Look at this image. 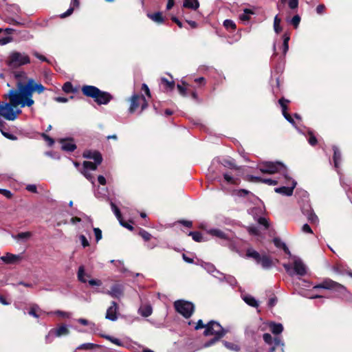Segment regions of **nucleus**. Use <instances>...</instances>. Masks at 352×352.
I'll use <instances>...</instances> for the list:
<instances>
[{
    "instance_id": "nucleus-45",
    "label": "nucleus",
    "mask_w": 352,
    "mask_h": 352,
    "mask_svg": "<svg viewBox=\"0 0 352 352\" xmlns=\"http://www.w3.org/2000/svg\"><path fill=\"white\" fill-rule=\"evenodd\" d=\"M300 208L304 215H306L314 210L308 201L303 202V204L300 205Z\"/></svg>"
},
{
    "instance_id": "nucleus-1",
    "label": "nucleus",
    "mask_w": 352,
    "mask_h": 352,
    "mask_svg": "<svg viewBox=\"0 0 352 352\" xmlns=\"http://www.w3.org/2000/svg\"><path fill=\"white\" fill-rule=\"evenodd\" d=\"M32 82H34V79L30 78L26 84L19 82L16 90H10L8 96L14 106L19 105L21 103V100L24 98L32 96L31 89V83Z\"/></svg>"
},
{
    "instance_id": "nucleus-4",
    "label": "nucleus",
    "mask_w": 352,
    "mask_h": 352,
    "mask_svg": "<svg viewBox=\"0 0 352 352\" xmlns=\"http://www.w3.org/2000/svg\"><path fill=\"white\" fill-rule=\"evenodd\" d=\"M287 166L281 162H263L258 167L259 170L262 173L274 174L285 173Z\"/></svg>"
},
{
    "instance_id": "nucleus-3",
    "label": "nucleus",
    "mask_w": 352,
    "mask_h": 352,
    "mask_svg": "<svg viewBox=\"0 0 352 352\" xmlns=\"http://www.w3.org/2000/svg\"><path fill=\"white\" fill-rule=\"evenodd\" d=\"M283 266L287 274L292 277L296 275L303 276L307 273V267L302 260L298 256L293 257L292 263H283Z\"/></svg>"
},
{
    "instance_id": "nucleus-32",
    "label": "nucleus",
    "mask_w": 352,
    "mask_h": 352,
    "mask_svg": "<svg viewBox=\"0 0 352 352\" xmlns=\"http://www.w3.org/2000/svg\"><path fill=\"white\" fill-rule=\"evenodd\" d=\"M290 40V34L285 32L283 35V54L285 55L289 50V41Z\"/></svg>"
},
{
    "instance_id": "nucleus-43",
    "label": "nucleus",
    "mask_w": 352,
    "mask_h": 352,
    "mask_svg": "<svg viewBox=\"0 0 352 352\" xmlns=\"http://www.w3.org/2000/svg\"><path fill=\"white\" fill-rule=\"evenodd\" d=\"M254 14V12L248 8L243 10V13L239 14V19L242 21H248L250 19V15Z\"/></svg>"
},
{
    "instance_id": "nucleus-55",
    "label": "nucleus",
    "mask_w": 352,
    "mask_h": 352,
    "mask_svg": "<svg viewBox=\"0 0 352 352\" xmlns=\"http://www.w3.org/2000/svg\"><path fill=\"white\" fill-rule=\"evenodd\" d=\"M305 216L307 217L308 221L311 223H317L318 222V218L314 213V210Z\"/></svg>"
},
{
    "instance_id": "nucleus-58",
    "label": "nucleus",
    "mask_w": 352,
    "mask_h": 352,
    "mask_svg": "<svg viewBox=\"0 0 352 352\" xmlns=\"http://www.w3.org/2000/svg\"><path fill=\"white\" fill-rule=\"evenodd\" d=\"M263 338L265 343L272 345V346H274V338L273 339L272 336L270 333H264Z\"/></svg>"
},
{
    "instance_id": "nucleus-12",
    "label": "nucleus",
    "mask_w": 352,
    "mask_h": 352,
    "mask_svg": "<svg viewBox=\"0 0 352 352\" xmlns=\"http://www.w3.org/2000/svg\"><path fill=\"white\" fill-rule=\"evenodd\" d=\"M113 99L112 95L104 91L100 90V93L97 94L94 101L99 105H106Z\"/></svg>"
},
{
    "instance_id": "nucleus-63",
    "label": "nucleus",
    "mask_w": 352,
    "mask_h": 352,
    "mask_svg": "<svg viewBox=\"0 0 352 352\" xmlns=\"http://www.w3.org/2000/svg\"><path fill=\"white\" fill-rule=\"evenodd\" d=\"M274 245L278 248H282L283 249L285 246H287V245L281 241L279 238H274Z\"/></svg>"
},
{
    "instance_id": "nucleus-54",
    "label": "nucleus",
    "mask_w": 352,
    "mask_h": 352,
    "mask_svg": "<svg viewBox=\"0 0 352 352\" xmlns=\"http://www.w3.org/2000/svg\"><path fill=\"white\" fill-rule=\"evenodd\" d=\"M259 226H263L264 230H267L270 227V223L265 217H261L257 219Z\"/></svg>"
},
{
    "instance_id": "nucleus-48",
    "label": "nucleus",
    "mask_w": 352,
    "mask_h": 352,
    "mask_svg": "<svg viewBox=\"0 0 352 352\" xmlns=\"http://www.w3.org/2000/svg\"><path fill=\"white\" fill-rule=\"evenodd\" d=\"M110 206H111V210H112L113 212L114 213L115 216L116 217L118 221L120 220L122 217V214H121L120 209L111 201H110Z\"/></svg>"
},
{
    "instance_id": "nucleus-17",
    "label": "nucleus",
    "mask_w": 352,
    "mask_h": 352,
    "mask_svg": "<svg viewBox=\"0 0 352 352\" xmlns=\"http://www.w3.org/2000/svg\"><path fill=\"white\" fill-rule=\"evenodd\" d=\"M297 182H293L292 186H281L274 188V191L284 196H292L294 192V189L296 188Z\"/></svg>"
},
{
    "instance_id": "nucleus-59",
    "label": "nucleus",
    "mask_w": 352,
    "mask_h": 352,
    "mask_svg": "<svg viewBox=\"0 0 352 352\" xmlns=\"http://www.w3.org/2000/svg\"><path fill=\"white\" fill-rule=\"evenodd\" d=\"M227 274H225L220 271L217 270L216 274H213V277L217 278L220 283H224L226 281Z\"/></svg>"
},
{
    "instance_id": "nucleus-8",
    "label": "nucleus",
    "mask_w": 352,
    "mask_h": 352,
    "mask_svg": "<svg viewBox=\"0 0 352 352\" xmlns=\"http://www.w3.org/2000/svg\"><path fill=\"white\" fill-rule=\"evenodd\" d=\"M174 306L176 311L186 318H190L195 310L193 303L184 300L175 301Z\"/></svg>"
},
{
    "instance_id": "nucleus-41",
    "label": "nucleus",
    "mask_w": 352,
    "mask_h": 352,
    "mask_svg": "<svg viewBox=\"0 0 352 352\" xmlns=\"http://www.w3.org/2000/svg\"><path fill=\"white\" fill-rule=\"evenodd\" d=\"M100 164H97L96 162H91L89 161H85L83 162V170H96L98 165Z\"/></svg>"
},
{
    "instance_id": "nucleus-18",
    "label": "nucleus",
    "mask_w": 352,
    "mask_h": 352,
    "mask_svg": "<svg viewBox=\"0 0 352 352\" xmlns=\"http://www.w3.org/2000/svg\"><path fill=\"white\" fill-rule=\"evenodd\" d=\"M333 160L334 164V168H336V170L337 171L338 174H340V164L342 162V154L338 148V146H333Z\"/></svg>"
},
{
    "instance_id": "nucleus-15",
    "label": "nucleus",
    "mask_w": 352,
    "mask_h": 352,
    "mask_svg": "<svg viewBox=\"0 0 352 352\" xmlns=\"http://www.w3.org/2000/svg\"><path fill=\"white\" fill-rule=\"evenodd\" d=\"M289 100L285 99L284 98H281L278 100V103L281 107L282 109V113L283 117L285 118L287 121H288L289 123H291L293 126H295V122L292 117L287 112V103H289Z\"/></svg>"
},
{
    "instance_id": "nucleus-56",
    "label": "nucleus",
    "mask_w": 352,
    "mask_h": 352,
    "mask_svg": "<svg viewBox=\"0 0 352 352\" xmlns=\"http://www.w3.org/2000/svg\"><path fill=\"white\" fill-rule=\"evenodd\" d=\"M32 96H28L22 99L21 103L20 104L21 107L25 106L31 107L34 104V100L32 99Z\"/></svg>"
},
{
    "instance_id": "nucleus-53",
    "label": "nucleus",
    "mask_w": 352,
    "mask_h": 352,
    "mask_svg": "<svg viewBox=\"0 0 352 352\" xmlns=\"http://www.w3.org/2000/svg\"><path fill=\"white\" fill-rule=\"evenodd\" d=\"M223 177L228 184H236L238 183V179L232 177L228 173L223 174Z\"/></svg>"
},
{
    "instance_id": "nucleus-11",
    "label": "nucleus",
    "mask_w": 352,
    "mask_h": 352,
    "mask_svg": "<svg viewBox=\"0 0 352 352\" xmlns=\"http://www.w3.org/2000/svg\"><path fill=\"white\" fill-rule=\"evenodd\" d=\"M12 106L14 105L11 101L10 103L0 101V116L8 120H14L15 116L14 113H11Z\"/></svg>"
},
{
    "instance_id": "nucleus-9",
    "label": "nucleus",
    "mask_w": 352,
    "mask_h": 352,
    "mask_svg": "<svg viewBox=\"0 0 352 352\" xmlns=\"http://www.w3.org/2000/svg\"><path fill=\"white\" fill-rule=\"evenodd\" d=\"M69 334V331L65 324H63L58 328H54L50 330L45 336V340L46 343H51L55 338H60L67 336Z\"/></svg>"
},
{
    "instance_id": "nucleus-29",
    "label": "nucleus",
    "mask_w": 352,
    "mask_h": 352,
    "mask_svg": "<svg viewBox=\"0 0 352 352\" xmlns=\"http://www.w3.org/2000/svg\"><path fill=\"white\" fill-rule=\"evenodd\" d=\"M270 329L274 335H279L283 331V326L280 323L271 322L269 324Z\"/></svg>"
},
{
    "instance_id": "nucleus-39",
    "label": "nucleus",
    "mask_w": 352,
    "mask_h": 352,
    "mask_svg": "<svg viewBox=\"0 0 352 352\" xmlns=\"http://www.w3.org/2000/svg\"><path fill=\"white\" fill-rule=\"evenodd\" d=\"M223 345L225 346V347H226L228 349H229L230 351L239 352L241 350L240 346L237 344H235L233 342H230L225 341V340L223 341Z\"/></svg>"
},
{
    "instance_id": "nucleus-33",
    "label": "nucleus",
    "mask_w": 352,
    "mask_h": 352,
    "mask_svg": "<svg viewBox=\"0 0 352 352\" xmlns=\"http://www.w3.org/2000/svg\"><path fill=\"white\" fill-rule=\"evenodd\" d=\"M201 266L212 276L216 274L217 271L218 270L216 269L215 266L210 263L202 262Z\"/></svg>"
},
{
    "instance_id": "nucleus-52",
    "label": "nucleus",
    "mask_w": 352,
    "mask_h": 352,
    "mask_svg": "<svg viewBox=\"0 0 352 352\" xmlns=\"http://www.w3.org/2000/svg\"><path fill=\"white\" fill-rule=\"evenodd\" d=\"M188 235L191 236L192 239L196 242L203 241V236L199 232H190Z\"/></svg>"
},
{
    "instance_id": "nucleus-35",
    "label": "nucleus",
    "mask_w": 352,
    "mask_h": 352,
    "mask_svg": "<svg viewBox=\"0 0 352 352\" xmlns=\"http://www.w3.org/2000/svg\"><path fill=\"white\" fill-rule=\"evenodd\" d=\"M246 254L248 257L253 258L256 262V263H258L262 256L257 251L252 248L248 249Z\"/></svg>"
},
{
    "instance_id": "nucleus-2",
    "label": "nucleus",
    "mask_w": 352,
    "mask_h": 352,
    "mask_svg": "<svg viewBox=\"0 0 352 352\" xmlns=\"http://www.w3.org/2000/svg\"><path fill=\"white\" fill-rule=\"evenodd\" d=\"M30 62V57L26 52L16 50L10 52L5 60L6 65L12 69L28 65Z\"/></svg>"
},
{
    "instance_id": "nucleus-49",
    "label": "nucleus",
    "mask_w": 352,
    "mask_h": 352,
    "mask_svg": "<svg viewBox=\"0 0 352 352\" xmlns=\"http://www.w3.org/2000/svg\"><path fill=\"white\" fill-rule=\"evenodd\" d=\"M63 91L67 94L69 93H74L76 91V89H74L73 85L70 82H66L63 85Z\"/></svg>"
},
{
    "instance_id": "nucleus-5",
    "label": "nucleus",
    "mask_w": 352,
    "mask_h": 352,
    "mask_svg": "<svg viewBox=\"0 0 352 352\" xmlns=\"http://www.w3.org/2000/svg\"><path fill=\"white\" fill-rule=\"evenodd\" d=\"M208 233L214 237L222 240L221 243L222 245L228 246L232 250H235L234 241L230 232H224L218 228H212L208 230Z\"/></svg>"
},
{
    "instance_id": "nucleus-47",
    "label": "nucleus",
    "mask_w": 352,
    "mask_h": 352,
    "mask_svg": "<svg viewBox=\"0 0 352 352\" xmlns=\"http://www.w3.org/2000/svg\"><path fill=\"white\" fill-rule=\"evenodd\" d=\"M3 121H0V130H1V132L2 135L5 138H8V139H9L10 140H17L16 136H15L14 135L10 133L9 132L4 131L3 130Z\"/></svg>"
},
{
    "instance_id": "nucleus-36",
    "label": "nucleus",
    "mask_w": 352,
    "mask_h": 352,
    "mask_svg": "<svg viewBox=\"0 0 352 352\" xmlns=\"http://www.w3.org/2000/svg\"><path fill=\"white\" fill-rule=\"evenodd\" d=\"M76 321L81 324L82 325L89 326V329L91 332L96 331V324L94 322H90L85 318H78Z\"/></svg>"
},
{
    "instance_id": "nucleus-23",
    "label": "nucleus",
    "mask_w": 352,
    "mask_h": 352,
    "mask_svg": "<svg viewBox=\"0 0 352 352\" xmlns=\"http://www.w3.org/2000/svg\"><path fill=\"white\" fill-rule=\"evenodd\" d=\"M62 150L67 152H72L76 149V145L73 142L72 140L61 139L60 140Z\"/></svg>"
},
{
    "instance_id": "nucleus-62",
    "label": "nucleus",
    "mask_w": 352,
    "mask_h": 352,
    "mask_svg": "<svg viewBox=\"0 0 352 352\" xmlns=\"http://www.w3.org/2000/svg\"><path fill=\"white\" fill-rule=\"evenodd\" d=\"M308 134L309 135V138L308 139L309 143L311 146H315L317 144V142H318V140H317L316 138L314 136L313 132L311 131H308Z\"/></svg>"
},
{
    "instance_id": "nucleus-50",
    "label": "nucleus",
    "mask_w": 352,
    "mask_h": 352,
    "mask_svg": "<svg viewBox=\"0 0 352 352\" xmlns=\"http://www.w3.org/2000/svg\"><path fill=\"white\" fill-rule=\"evenodd\" d=\"M223 25L228 30H234L236 28L235 23L230 19H226Z\"/></svg>"
},
{
    "instance_id": "nucleus-51",
    "label": "nucleus",
    "mask_w": 352,
    "mask_h": 352,
    "mask_svg": "<svg viewBox=\"0 0 352 352\" xmlns=\"http://www.w3.org/2000/svg\"><path fill=\"white\" fill-rule=\"evenodd\" d=\"M108 194L107 188H99L95 191V196L98 198L106 197Z\"/></svg>"
},
{
    "instance_id": "nucleus-34",
    "label": "nucleus",
    "mask_w": 352,
    "mask_h": 352,
    "mask_svg": "<svg viewBox=\"0 0 352 352\" xmlns=\"http://www.w3.org/2000/svg\"><path fill=\"white\" fill-rule=\"evenodd\" d=\"M243 300L246 304L252 307H257L258 306V301L251 295H245L243 296Z\"/></svg>"
},
{
    "instance_id": "nucleus-10",
    "label": "nucleus",
    "mask_w": 352,
    "mask_h": 352,
    "mask_svg": "<svg viewBox=\"0 0 352 352\" xmlns=\"http://www.w3.org/2000/svg\"><path fill=\"white\" fill-rule=\"evenodd\" d=\"M322 283L324 289L334 290L340 294H343L346 290L344 286L329 278L324 279Z\"/></svg>"
},
{
    "instance_id": "nucleus-57",
    "label": "nucleus",
    "mask_w": 352,
    "mask_h": 352,
    "mask_svg": "<svg viewBox=\"0 0 352 352\" xmlns=\"http://www.w3.org/2000/svg\"><path fill=\"white\" fill-rule=\"evenodd\" d=\"M225 283H226L227 284H228L229 285H230L232 287H235L237 284V281H236V278L232 275L226 276Z\"/></svg>"
},
{
    "instance_id": "nucleus-25",
    "label": "nucleus",
    "mask_w": 352,
    "mask_h": 352,
    "mask_svg": "<svg viewBox=\"0 0 352 352\" xmlns=\"http://www.w3.org/2000/svg\"><path fill=\"white\" fill-rule=\"evenodd\" d=\"M284 343L279 337L274 338V346L270 349L269 352H284Z\"/></svg>"
},
{
    "instance_id": "nucleus-26",
    "label": "nucleus",
    "mask_w": 352,
    "mask_h": 352,
    "mask_svg": "<svg viewBox=\"0 0 352 352\" xmlns=\"http://www.w3.org/2000/svg\"><path fill=\"white\" fill-rule=\"evenodd\" d=\"M47 312L41 309L39 306L37 304H32L30 306V310L28 311V314L35 318H38L40 314H46Z\"/></svg>"
},
{
    "instance_id": "nucleus-27",
    "label": "nucleus",
    "mask_w": 352,
    "mask_h": 352,
    "mask_svg": "<svg viewBox=\"0 0 352 352\" xmlns=\"http://www.w3.org/2000/svg\"><path fill=\"white\" fill-rule=\"evenodd\" d=\"M258 264H261L264 270H269L273 265L272 259L267 255H263Z\"/></svg>"
},
{
    "instance_id": "nucleus-42",
    "label": "nucleus",
    "mask_w": 352,
    "mask_h": 352,
    "mask_svg": "<svg viewBox=\"0 0 352 352\" xmlns=\"http://www.w3.org/2000/svg\"><path fill=\"white\" fill-rule=\"evenodd\" d=\"M32 92L36 91L38 94H41L45 89V87L41 83H37L34 80V82L31 83Z\"/></svg>"
},
{
    "instance_id": "nucleus-6",
    "label": "nucleus",
    "mask_w": 352,
    "mask_h": 352,
    "mask_svg": "<svg viewBox=\"0 0 352 352\" xmlns=\"http://www.w3.org/2000/svg\"><path fill=\"white\" fill-rule=\"evenodd\" d=\"M228 332V329H225L217 321L210 320L206 324V329L204 332L205 336H215L223 338Z\"/></svg>"
},
{
    "instance_id": "nucleus-19",
    "label": "nucleus",
    "mask_w": 352,
    "mask_h": 352,
    "mask_svg": "<svg viewBox=\"0 0 352 352\" xmlns=\"http://www.w3.org/2000/svg\"><path fill=\"white\" fill-rule=\"evenodd\" d=\"M118 310V304L115 301L111 302V306L107 309L105 318L111 321H116L118 319L117 313Z\"/></svg>"
},
{
    "instance_id": "nucleus-13",
    "label": "nucleus",
    "mask_w": 352,
    "mask_h": 352,
    "mask_svg": "<svg viewBox=\"0 0 352 352\" xmlns=\"http://www.w3.org/2000/svg\"><path fill=\"white\" fill-rule=\"evenodd\" d=\"M100 89L94 85H83L81 91L84 96L93 98H96L97 94L100 93Z\"/></svg>"
},
{
    "instance_id": "nucleus-40",
    "label": "nucleus",
    "mask_w": 352,
    "mask_h": 352,
    "mask_svg": "<svg viewBox=\"0 0 352 352\" xmlns=\"http://www.w3.org/2000/svg\"><path fill=\"white\" fill-rule=\"evenodd\" d=\"M31 236H32L31 232H20L16 235L12 234V237L16 241H20V240H27L29 238H30Z\"/></svg>"
},
{
    "instance_id": "nucleus-21",
    "label": "nucleus",
    "mask_w": 352,
    "mask_h": 352,
    "mask_svg": "<svg viewBox=\"0 0 352 352\" xmlns=\"http://www.w3.org/2000/svg\"><path fill=\"white\" fill-rule=\"evenodd\" d=\"M278 184L281 186H292L293 182H296L292 179L288 174V169L285 170V173H281L280 177L278 178Z\"/></svg>"
},
{
    "instance_id": "nucleus-22",
    "label": "nucleus",
    "mask_w": 352,
    "mask_h": 352,
    "mask_svg": "<svg viewBox=\"0 0 352 352\" xmlns=\"http://www.w3.org/2000/svg\"><path fill=\"white\" fill-rule=\"evenodd\" d=\"M250 180L252 182L263 183V184H266L269 186H275V185L278 184V179H270V178H263L259 176H254V175H250Z\"/></svg>"
},
{
    "instance_id": "nucleus-60",
    "label": "nucleus",
    "mask_w": 352,
    "mask_h": 352,
    "mask_svg": "<svg viewBox=\"0 0 352 352\" xmlns=\"http://www.w3.org/2000/svg\"><path fill=\"white\" fill-rule=\"evenodd\" d=\"M221 338L214 336V338L204 344L205 348L210 347L218 342Z\"/></svg>"
},
{
    "instance_id": "nucleus-16",
    "label": "nucleus",
    "mask_w": 352,
    "mask_h": 352,
    "mask_svg": "<svg viewBox=\"0 0 352 352\" xmlns=\"http://www.w3.org/2000/svg\"><path fill=\"white\" fill-rule=\"evenodd\" d=\"M82 156L84 158L93 160L97 164H101L102 162V156L98 151L87 150L84 151Z\"/></svg>"
},
{
    "instance_id": "nucleus-37",
    "label": "nucleus",
    "mask_w": 352,
    "mask_h": 352,
    "mask_svg": "<svg viewBox=\"0 0 352 352\" xmlns=\"http://www.w3.org/2000/svg\"><path fill=\"white\" fill-rule=\"evenodd\" d=\"M221 164L225 166L228 167L229 168H233L235 170H239V168L236 166V165L234 163V160L233 159H223L221 161Z\"/></svg>"
},
{
    "instance_id": "nucleus-24",
    "label": "nucleus",
    "mask_w": 352,
    "mask_h": 352,
    "mask_svg": "<svg viewBox=\"0 0 352 352\" xmlns=\"http://www.w3.org/2000/svg\"><path fill=\"white\" fill-rule=\"evenodd\" d=\"M21 256L17 254L6 253V255L1 256L0 259L6 264H13L20 260Z\"/></svg>"
},
{
    "instance_id": "nucleus-30",
    "label": "nucleus",
    "mask_w": 352,
    "mask_h": 352,
    "mask_svg": "<svg viewBox=\"0 0 352 352\" xmlns=\"http://www.w3.org/2000/svg\"><path fill=\"white\" fill-rule=\"evenodd\" d=\"M153 309L150 305L141 306L138 309V314L143 317H148L152 314Z\"/></svg>"
},
{
    "instance_id": "nucleus-14",
    "label": "nucleus",
    "mask_w": 352,
    "mask_h": 352,
    "mask_svg": "<svg viewBox=\"0 0 352 352\" xmlns=\"http://www.w3.org/2000/svg\"><path fill=\"white\" fill-rule=\"evenodd\" d=\"M107 294L112 298H120L124 294V286L121 284H114L111 289L106 292Z\"/></svg>"
},
{
    "instance_id": "nucleus-46",
    "label": "nucleus",
    "mask_w": 352,
    "mask_h": 352,
    "mask_svg": "<svg viewBox=\"0 0 352 352\" xmlns=\"http://www.w3.org/2000/svg\"><path fill=\"white\" fill-rule=\"evenodd\" d=\"M280 22L281 19L278 17V15H276L274 19V30L276 34H279L282 31Z\"/></svg>"
},
{
    "instance_id": "nucleus-44",
    "label": "nucleus",
    "mask_w": 352,
    "mask_h": 352,
    "mask_svg": "<svg viewBox=\"0 0 352 352\" xmlns=\"http://www.w3.org/2000/svg\"><path fill=\"white\" fill-rule=\"evenodd\" d=\"M46 314H47V315H56V316H60V317L67 318H70L72 316V313L67 312V311H61V310H56V311H54L47 312V313H46Z\"/></svg>"
},
{
    "instance_id": "nucleus-38",
    "label": "nucleus",
    "mask_w": 352,
    "mask_h": 352,
    "mask_svg": "<svg viewBox=\"0 0 352 352\" xmlns=\"http://www.w3.org/2000/svg\"><path fill=\"white\" fill-rule=\"evenodd\" d=\"M99 346H100L96 344H94V343H91V342H87V343H83V344H80L76 348V350H93V349H94L96 348H98Z\"/></svg>"
},
{
    "instance_id": "nucleus-61",
    "label": "nucleus",
    "mask_w": 352,
    "mask_h": 352,
    "mask_svg": "<svg viewBox=\"0 0 352 352\" xmlns=\"http://www.w3.org/2000/svg\"><path fill=\"white\" fill-rule=\"evenodd\" d=\"M290 23L294 26V28H297L299 25L300 22V17L298 14L294 15L292 19L289 21Z\"/></svg>"
},
{
    "instance_id": "nucleus-20",
    "label": "nucleus",
    "mask_w": 352,
    "mask_h": 352,
    "mask_svg": "<svg viewBox=\"0 0 352 352\" xmlns=\"http://www.w3.org/2000/svg\"><path fill=\"white\" fill-rule=\"evenodd\" d=\"M140 100H141V96L137 94H133L129 98V102H130V106L128 109L129 113H133L137 108L140 106Z\"/></svg>"
},
{
    "instance_id": "nucleus-31",
    "label": "nucleus",
    "mask_w": 352,
    "mask_h": 352,
    "mask_svg": "<svg viewBox=\"0 0 352 352\" xmlns=\"http://www.w3.org/2000/svg\"><path fill=\"white\" fill-rule=\"evenodd\" d=\"M183 6L184 8L196 10L199 7V3L198 0H184L183 3Z\"/></svg>"
},
{
    "instance_id": "nucleus-7",
    "label": "nucleus",
    "mask_w": 352,
    "mask_h": 352,
    "mask_svg": "<svg viewBox=\"0 0 352 352\" xmlns=\"http://www.w3.org/2000/svg\"><path fill=\"white\" fill-rule=\"evenodd\" d=\"M77 279L81 283H88L91 287H100L102 285L100 279H89L91 274L86 272L85 266L81 265L78 267L77 273Z\"/></svg>"
},
{
    "instance_id": "nucleus-64",
    "label": "nucleus",
    "mask_w": 352,
    "mask_h": 352,
    "mask_svg": "<svg viewBox=\"0 0 352 352\" xmlns=\"http://www.w3.org/2000/svg\"><path fill=\"white\" fill-rule=\"evenodd\" d=\"M140 236L142 237L144 241H148L151 238V234L144 230H141L139 232Z\"/></svg>"
},
{
    "instance_id": "nucleus-28",
    "label": "nucleus",
    "mask_w": 352,
    "mask_h": 352,
    "mask_svg": "<svg viewBox=\"0 0 352 352\" xmlns=\"http://www.w3.org/2000/svg\"><path fill=\"white\" fill-rule=\"evenodd\" d=\"M147 16L153 21L158 24L164 23V19L161 12H157L155 13H148Z\"/></svg>"
}]
</instances>
